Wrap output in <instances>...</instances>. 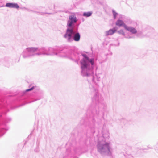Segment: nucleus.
Segmentation results:
<instances>
[{
  "label": "nucleus",
  "instance_id": "nucleus-1",
  "mask_svg": "<svg viewBox=\"0 0 158 158\" xmlns=\"http://www.w3.org/2000/svg\"><path fill=\"white\" fill-rule=\"evenodd\" d=\"M83 56L84 58L83 59V61L81 63V68L82 69H84L87 67V62H90L92 65H93L94 64V60L93 59H91L90 60H89V58L85 55H84Z\"/></svg>",
  "mask_w": 158,
  "mask_h": 158
},
{
  "label": "nucleus",
  "instance_id": "nucleus-2",
  "mask_svg": "<svg viewBox=\"0 0 158 158\" xmlns=\"http://www.w3.org/2000/svg\"><path fill=\"white\" fill-rule=\"evenodd\" d=\"M98 150L100 152H105L107 151H110L109 144L106 143L103 145H99L98 147Z\"/></svg>",
  "mask_w": 158,
  "mask_h": 158
},
{
  "label": "nucleus",
  "instance_id": "nucleus-3",
  "mask_svg": "<svg viewBox=\"0 0 158 158\" xmlns=\"http://www.w3.org/2000/svg\"><path fill=\"white\" fill-rule=\"evenodd\" d=\"M6 6L10 8H16L17 9H18L19 7L17 4L15 3H8L6 4Z\"/></svg>",
  "mask_w": 158,
  "mask_h": 158
},
{
  "label": "nucleus",
  "instance_id": "nucleus-4",
  "mask_svg": "<svg viewBox=\"0 0 158 158\" xmlns=\"http://www.w3.org/2000/svg\"><path fill=\"white\" fill-rule=\"evenodd\" d=\"M124 27L126 30L129 31L133 33H135L137 32L136 29L132 27H128L126 26H124Z\"/></svg>",
  "mask_w": 158,
  "mask_h": 158
},
{
  "label": "nucleus",
  "instance_id": "nucleus-5",
  "mask_svg": "<svg viewBox=\"0 0 158 158\" xmlns=\"http://www.w3.org/2000/svg\"><path fill=\"white\" fill-rule=\"evenodd\" d=\"M117 31L115 28H114L112 29H110L106 32L107 35H112L114 33Z\"/></svg>",
  "mask_w": 158,
  "mask_h": 158
},
{
  "label": "nucleus",
  "instance_id": "nucleus-6",
  "mask_svg": "<svg viewBox=\"0 0 158 158\" xmlns=\"http://www.w3.org/2000/svg\"><path fill=\"white\" fill-rule=\"evenodd\" d=\"M67 34H69V40L71 38V34L73 32V30L72 29L68 28L67 29Z\"/></svg>",
  "mask_w": 158,
  "mask_h": 158
},
{
  "label": "nucleus",
  "instance_id": "nucleus-7",
  "mask_svg": "<svg viewBox=\"0 0 158 158\" xmlns=\"http://www.w3.org/2000/svg\"><path fill=\"white\" fill-rule=\"evenodd\" d=\"M80 39V35L78 33L75 34L74 36V40L75 41H78Z\"/></svg>",
  "mask_w": 158,
  "mask_h": 158
},
{
  "label": "nucleus",
  "instance_id": "nucleus-8",
  "mask_svg": "<svg viewBox=\"0 0 158 158\" xmlns=\"http://www.w3.org/2000/svg\"><path fill=\"white\" fill-rule=\"evenodd\" d=\"M116 25L119 26H123L124 27V26H126L122 20H118V21L116 23Z\"/></svg>",
  "mask_w": 158,
  "mask_h": 158
},
{
  "label": "nucleus",
  "instance_id": "nucleus-9",
  "mask_svg": "<svg viewBox=\"0 0 158 158\" xmlns=\"http://www.w3.org/2000/svg\"><path fill=\"white\" fill-rule=\"evenodd\" d=\"M92 14V12H86L83 13V16L85 17H88L90 16Z\"/></svg>",
  "mask_w": 158,
  "mask_h": 158
},
{
  "label": "nucleus",
  "instance_id": "nucleus-10",
  "mask_svg": "<svg viewBox=\"0 0 158 158\" xmlns=\"http://www.w3.org/2000/svg\"><path fill=\"white\" fill-rule=\"evenodd\" d=\"M28 49L29 51H31L32 52H34L37 50V48H28Z\"/></svg>",
  "mask_w": 158,
  "mask_h": 158
},
{
  "label": "nucleus",
  "instance_id": "nucleus-11",
  "mask_svg": "<svg viewBox=\"0 0 158 158\" xmlns=\"http://www.w3.org/2000/svg\"><path fill=\"white\" fill-rule=\"evenodd\" d=\"M118 33L122 35H124V33L123 30H120L118 31Z\"/></svg>",
  "mask_w": 158,
  "mask_h": 158
},
{
  "label": "nucleus",
  "instance_id": "nucleus-12",
  "mask_svg": "<svg viewBox=\"0 0 158 158\" xmlns=\"http://www.w3.org/2000/svg\"><path fill=\"white\" fill-rule=\"evenodd\" d=\"M76 18H75L74 16H72L69 17L70 20H75Z\"/></svg>",
  "mask_w": 158,
  "mask_h": 158
},
{
  "label": "nucleus",
  "instance_id": "nucleus-13",
  "mask_svg": "<svg viewBox=\"0 0 158 158\" xmlns=\"http://www.w3.org/2000/svg\"><path fill=\"white\" fill-rule=\"evenodd\" d=\"M64 37L65 38H67L69 40V34H67V33L66 32V34L65 35Z\"/></svg>",
  "mask_w": 158,
  "mask_h": 158
},
{
  "label": "nucleus",
  "instance_id": "nucleus-14",
  "mask_svg": "<svg viewBox=\"0 0 158 158\" xmlns=\"http://www.w3.org/2000/svg\"><path fill=\"white\" fill-rule=\"evenodd\" d=\"M113 14L114 15V19H115V17L116 15H117L118 14H117V13H116L114 11H113Z\"/></svg>",
  "mask_w": 158,
  "mask_h": 158
},
{
  "label": "nucleus",
  "instance_id": "nucleus-15",
  "mask_svg": "<svg viewBox=\"0 0 158 158\" xmlns=\"http://www.w3.org/2000/svg\"><path fill=\"white\" fill-rule=\"evenodd\" d=\"M33 89H34V87H32V88H31L30 89H27L26 90V91L27 92L29 91H31V90H32Z\"/></svg>",
  "mask_w": 158,
  "mask_h": 158
},
{
  "label": "nucleus",
  "instance_id": "nucleus-16",
  "mask_svg": "<svg viewBox=\"0 0 158 158\" xmlns=\"http://www.w3.org/2000/svg\"><path fill=\"white\" fill-rule=\"evenodd\" d=\"M72 24V23L71 22H69L68 23V26L69 27H70Z\"/></svg>",
  "mask_w": 158,
  "mask_h": 158
},
{
  "label": "nucleus",
  "instance_id": "nucleus-17",
  "mask_svg": "<svg viewBox=\"0 0 158 158\" xmlns=\"http://www.w3.org/2000/svg\"><path fill=\"white\" fill-rule=\"evenodd\" d=\"M73 21H74V22H76V21H77V20H73Z\"/></svg>",
  "mask_w": 158,
  "mask_h": 158
}]
</instances>
